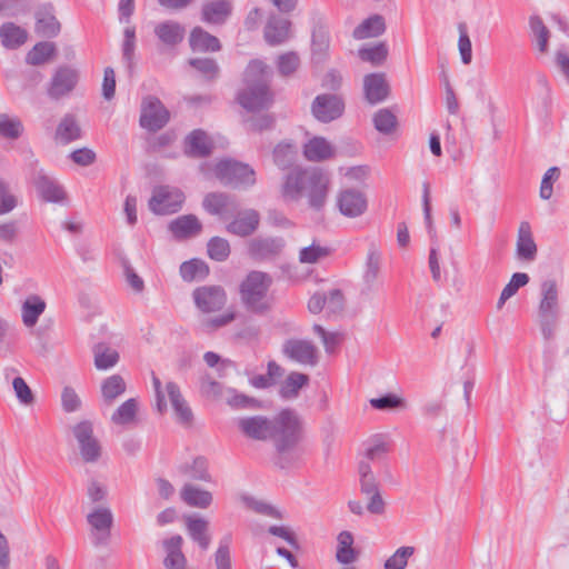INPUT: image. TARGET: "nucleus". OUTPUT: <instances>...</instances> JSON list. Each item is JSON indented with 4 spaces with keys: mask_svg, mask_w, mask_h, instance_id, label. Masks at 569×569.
Returning <instances> with one entry per match:
<instances>
[{
    "mask_svg": "<svg viewBox=\"0 0 569 569\" xmlns=\"http://www.w3.org/2000/svg\"><path fill=\"white\" fill-rule=\"evenodd\" d=\"M239 430L254 440L273 439L279 457L276 465L281 469L288 467L283 455L293 448L299 439V418L291 409L281 410L276 417L269 419L263 416L239 418Z\"/></svg>",
    "mask_w": 569,
    "mask_h": 569,
    "instance_id": "f257e3e1",
    "label": "nucleus"
},
{
    "mask_svg": "<svg viewBox=\"0 0 569 569\" xmlns=\"http://www.w3.org/2000/svg\"><path fill=\"white\" fill-rule=\"evenodd\" d=\"M331 186L330 174L320 168H292L281 183V197L286 202H297L307 198L309 207L321 211L328 199Z\"/></svg>",
    "mask_w": 569,
    "mask_h": 569,
    "instance_id": "f03ea898",
    "label": "nucleus"
},
{
    "mask_svg": "<svg viewBox=\"0 0 569 569\" xmlns=\"http://www.w3.org/2000/svg\"><path fill=\"white\" fill-rule=\"evenodd\" d=\"M270 78L271 71L266 63L260 60L250 61L243 74L244 88L237 94L238 103L248 111L269 108L272 103Z\"/></svg>",
    "mask_w": 569,
    "mask_h": 569,
    "instance_id": "7ed1b4c3",
    "label": "nucleus"
},
{
    "mask_svg": "<svg viewBox=\"0 0 569 569\" xmlns=\"http://www.w3.org/2000/svg\"><path fill=\"white\" fill-rule=\"evenodd\" d=\"M272 283L273 280L269 273L259 270L250 271L239 287L244 308L256 315L268 312L271 309V299L268 292Z\"/></svg>",
    "mask_w": 569,
    "mask_h": 569,
    "instance_id": "20e7f679",
    "label": "nucleus"
},
{
    "mask_svg": "<svg viewBox=\"0 0 569 569\" xmlns=\"http://www.w3.org/2000/svg\"><path fill=\"white\" fill-rule=\"evenodd\" d=\"M559 316L558 286L553 279H547L540 286V301L538 306L539 325L545 340L549 341L555 338Z\"/></svg>",
    "mask_w": 569,
    "mask_h": 569,
    "instance_id": "39448f33",
    "label": "nucleus"
},
{
    "mask_svg": "<svg viewBox=\"0 0 569 569\" xmlns=\"http://www.w3.org/2000/svg\"><path fill=\"white\" fill-rule=\"evenodd\" d=\"M214 174L219 181L232 188H248L256 183V172L247 163L222 159L214 167Z\"/></svg>",
    "mask_w": 569,
    "mask_h": 569,
    "instance_id": "423d86ee",
    "label": "nucleus"
},
{
    "mask_svg": "<svg viewBox=\"0 0 569 569\" xmlns=\"http://www.w3.org/2000/svg\"><path fill=\"white\" fill-rule=\"evenodd\" d=\"M169 119L170 113L159 98L149 94L142 99L139 123L143 129L156 132L162 129Z\"/></svg>",
    "mask_w": 569,
    "mask_h": 569,
    "instance_id": "0eeeda50",
    "label": "nucleus"
},
{
    "mask_svg": "<svg viewBox=\"0 0 569 569\" xmlns=\"http://www.w3.org/2000/svg\"><path fill=\"white\" fill-rule=\"evenodd\" d=\"M183 201L184 194L178 188L159 186L149 200V209L156 214H171L181 209Z\"/></svg>",
    "mask_w": 569,
    "mask_h": 569,
    "instance_id": "6e6552de",
    "label": "nucleus"
},
{
    "mask_svg": "<svg viewBox=\"0 0 569 569\" xmlns=\"http://www.w3.org/2000/svg\"><path fill=\"white\" fill-rule=\"evenodd\" d=\"M286 247L281 237H256L248 242L249 257L257 262H268L277 259Z\"/></svg>",
    "mask_w": 569,
    "mask_h": 569,
    "instance_id": "1a4fd4ad",
    "label": "nucleus"
},
{
    "mask_svg": "<svg viewBox=\"0 0 569 569\" xmlns=\"http://www.w3.org/2000/svg\"><path fill=\"white\" fill-rule=\"evenodd\" d=\"M72 433L78 442L80 455L86 462H96L101 456V446L93 436V426L83 420L72 428Z\"/></svg>",
    "mask_w": 569,
    "mask_h": 569,
    "instance_id": "9d476101",
    "label": "nucleus"
},
{
    "mask_svg": "<svg viewBox=\"0 0 569 569\" xmlns=\"http://www.w3.org/2000/svg\"><path fill=\"white\" fill-rule=\"evenodd\" d=\"M87 521L91 527L93 545H107L113 525V515L110 508L102 506L94 508L87 515Z\"/></svg>",
    "mask_w": 569,
    "mask_h": 569,
    "instance_id": "9b49d317",
    "label": "nucleus"
},
{
    "mask_svg": "<svg viewBox=\"0 0 569 569\" xmlns=\"http://www.w3.org/2000/svg\"><path fill=\"white\" fill-rule=\"evenodd\" d=\"M196 307L203 313L220 311L227 302V293L220 286H202L192 292Z\"/></svg>",
    "mask_w": 569,
    "mask_h": 569,
    "instance_id": "f8f14e48",
    "label": "nucleus"
},
{
    "mask_svg": "<svg viewBox=\"0 0 569 569\" xmlns=\"http://www.w3.org/2000/svg\"><path fill=\"white\" fill-rule=\"evenodd\" d=\"M339 212L347 218H358L368 209L366 194L353 188L341 189L336 199Z\"/></svg>",
    "mask_w": 569,
    "mask_h": 569,
    "instance_id": "ddd939ff",
    "label": "nucleus"
},
{
    "mask_svg": "<svg viewBox=\"0 0 569 569\" xmlns=\"http://www.w3.org/2000/svg\"><path fill=\"white\" fill-rule=\"evenodd\" d=\"M311 111L317 120L327 123L342 116L345 102L337 94H319L312 102Z\"/></svg>",
    "mask_w": 569,
    "mask_h": 569,
    "instance_id": "4468645a",
    "label": "nucleus"
},
{
    "mask_svg": "<svg viewBox=\"0 0 569 569\" xmlns=\"http://www.w3.org/2000/svg\"><path fill=\"white\" fill-rule=\"evenodd\" d=\"M283 355L300 365L316 366L318 362V351L316 346L303 339H289L282 346Z\"/></svg>",
    "mask_w": 569,
    "mask_h": 569,
    "instance_id": "2eb2a0df",
    "label": "nucleus"
},
{
    "mask_svg": "<svg viewBox=\"0 0 569 569\" xmlns=\"http://www.w3.org/2000/svg\"><path fill=\"white\" fill-rule=\"evenodd\" d=\"M202 206L208 213L218 216L223 220L236 214L240 207L233 196L224 192L208 193L203 199Z\"/></svg>",
    "mask_w": 569,
    "mask_h": 569,
    "instance_id": "dca6fc26",
    "label": "nucleus"
},
{
    "mask_svg": "<svg viewBox=\"0 0 569 569\" xmlns=\"http://www.w3.org/2000/svg\"><path fill=\"white\" fill-rule=\"evenodd\" d=\"M78 80L79 72L77 69L68 66L59 67L49 83L48 96L56 100L67 96L74 89Z\"/></svg>",
    "mask_w": 569,
    "mask_h": 569,
    "instance_id": "f3484780",
    "label": "nucleus"
},
{
    "mask_svg": "<svg viewBox=\"0 0 569 569\" xmlns=\"http://www.w3.org/2000/svg\"><path fill=\"white\" fill-rule=\"evenodd\" d=\"M233 219L226 226L229 233L238 237L251 236L259 227L260 214L254 209H246L236 212Z\"/></svg>",
    "mask_w": 569,
    "mask_h": 569,
    "instance_id": "a211bd4d",
    "label": "nucleus"
},
{
    "mask_svg": "<svg viewBox=\"0 0 569 569\" xmlns=\"http://www.w3.org/2000/svg\"><path fill=\"white\" fill-rule=\"evenodd\" d=\"M290 28L289 19L276 14L270 16L263 30L266 42L272 47L284 43L290 38Z\"/></svg>",
    "mask_w": 569,
    "mask_h": 569,
    "instance_id": "6ab92c4d",
    "label": "nucleus"
},
{
    "mask_svg": "<svg viewBox=\"0 0 569 569\" xmlns=\"http://www.w3.org/2000/svg\"><path fill=\"white\" fill-rule=\"evenodd\" d=\"M538 248L535 242L531 226L528 221H521L518 228L516 254L519 260L533 261L537 258Z\"/></svg>",
    "mask_w": 569,
    "mask_h": 569,
    "instance_id": "aec40b11",
    "label": "nucleus"
},
{
    "mask_svg": "<svg viewBox=\"0 0 569 569\" xmlns=\"http://www.w3.org/2000/svg\"><path fill=\"white\" fill-rule=\"evenodd\" d=\"M232 12L230 0L207 1L201 8V20L210 24H223Z\"/></svg>",
    "mask_w": 569,
    "mask_h": 569,
    "instance_id": "412c9836",
    "label": "nucleus"
},
{
    "mask_svg": "<svg viewBox=\"0 0 569 569\" xmlns=\"http://www.w3.org/2000/svg\"><path fill=\"white\" fill-rule=\"evenodd\" d=\"M363 92L370 104H377L387 99L389 87L383 73H370L363 78Z\"/></svg>",
    "mask_w": 569,
    "mask_h": 569,
    "instance_id": "4be33fe9",
    "label": "nucleus"
},
{
    "mask_svg": "<svg viewBox=\"0 0 569 569\" xmlns=\"http://www.w3.org/2000/svg\"><path fill=\"white\" fill-rule=\"evenodd\" d=\"M530 39L533 47L541 54L549 51V41L551 32L543 22L542 18L538 14H531L528 20Z\"/></svg>",
    "mask_w": 569,
    "mask_h": 569,
    "instance_id": "5701e85b",
    "label": "nucleus"
},
{
    "mask_svg": "<svg viewBox=\"0 0 569 569\" xmlns=\"http://www.w3.org/2000/svg\"><path fill=\"white\" fill-rule=\"evenodd\" d=\"M169 230L178 240L189 239L200 233L202 224L194 214H184L169 223Z\"/></svg>",
    "mask_w": 569,
    "mask_h": 569,
    "instance_id": "b1692460",
    "label": "nucleus"
},
{
    "mask_svg": "<svg viewBox=\"0 0 569 569\" xmlns=\"http://www.w3.org/2000/svg\"><path fill=\"white\" fill-rule=\"evenodd\" d=\"M47 302L38 295H29L21 305V320L24 327L33 328L43 315Z\"/></svg>",
    "mask_w": 569,
    "mask_h": 569,
    "instance_id": "393cba45",
    "label": "nucleus"
},
{
    "mask_svg": "<svg viewBox=\"0 0 569 569\" xmlns=\"http://www.w3.org/2000/svg\"><path fill=\"white\" fill-rule=\"evenodd\" d=\"M36 189L39 196L46 202H62L66 198V192L63 188L49 176L39 173L34 180Z\"/></svg>",
    "mask_w": 569,
    "mask_h": 569,
    "instance_id": "a878e982",
    "label": "nucleus"
},
{
    "mask_svg": "<svg viewBox=\"0 0 569 569\" xmlns=\"http://www.w3.org/2000/svg\"><path fill=\"white\" fill-rule=\"evenodd\" d=\"M36 32L47 38L56 37L60 32V23L53 14L52 6H43L36 12Z\"/></svg>",
    "mask_w": 569,
    "mask_h": 569,
    "instance_id": "bb28decb",
    "label": "nucleus"
},
{
    "mask_svg": "<svg viewBox=\"0 0 569 569\" xmlns=\"http://www.w3.org/2000/svg\"><path fill=\"white\" fill-rule=\"evenodd\" d=\"M330 48V31L325 24H317L311 33V54L312 60L322 62L328 58Z\"/></svg>",
    "mask_w": 569,
    "mask_h": 569,
    "instance_id": "cd10ccee",
    "label": "nucleus"
},
{
    "mask_svg": "<svg viewBox=\"0 0 569 569\" xmlns=\"http://www.w3.org/2000/svg\"><path fill=\"white\" fill-rule=\"evenodd\" d=\"M166 391L179 421L181 423L191 422L193 415L191 408L182 397L179 386L173 381H169L166 385Z\"/></svg>",
    "mask_w": 569,
    "mask_h": 569,
    "instance_id": "c85d7f7f",
    "label": "nucleus"
},
{
    "mask_svg": "<svg viewBox=\"0 0 569 569\" xmlns=\"http://www.w3.org/2000/svg\"><path fill=\"white\" fill-rule=\"evenodd\" d=\"M212 143L201 129L191 131L184 140V152L191 157H206L211 151Z\"/></svg>",
    "mask_w": 569,
    "mask_h": 569,
    "instance_id": "c756f323",
    "label": "nucleus"
},
{
    "mask_svg": "<svg viewBox=\"0 0 569 569\" xmlns=\"http://www.w3.org/2000/svg\"><path fill=\"white\" fill-rule=\"evenodd\" d=\"M186 527L189 537L200 547L202 550H207L210 546V536L208 533L209 522L201 517H187Z\"/></svg>",
    "mask_w": 569,
    "mask_h": 569,
    "instance_id": "7c9ffc66",
    "label": "nucleus"
},
{
    "mask_svg": "<svg viewBox=\"0 0 569 569\" xmlns=\"http://www.w3.org/2000/svg\"><path fill=\"white\" fill-rule=\"evenodd\" d=\"M189 43L193 51L199 52H216L221 48L219 39L200 27L192 29Z\"/></svg>",
    "mask_w": 569,
    "mask_h": 569,
    "instance_id": "2f4dec72",
    "label": "nucleus"
},
{
    "mask_svg": "<svg viewBox=\"0 0 569 569\" xmlns=\"http://www.w3.org/2000/svg\"><path fill=\"white\" fill-rule=\"evenodd\" d=\"M385 30L386 23L383 17L380 14H372L353 29L352 37L357 40H363L379 37L385 32Z\"/></svg>",
    "mask_w": 569,
    "mask_h": 569,
    "instance_id": "473e14b6",
    "label": "nucleus"
},
{
    "mask_svg": "<svg viewBox=\"0 0 569 569\" xmlns=\"http://www.w3.org/2000/svg\"><path fill=\"white\" fill-rule=\"evenodd\" d=\"M303 154L309 161L319 162L333 156L332 146L322 137H315L303 146Z\"/></svg>",
    "mask_w": 569,
    "mask_h": 569,
    "instance_id": "72a5a7b5",
    "label": "nucleus"
},
{
    "mask_svg": "<svg viewBox=\"0 0 569 569\" xmlns=\"http://www.w3.org/2000/svg\"><path fill=\"white\" fill-rule=\"evenodd\" d=\"M0 39L4 48L13 50L26 43L28 32L13 22H6L0 27Z\"/></svg>",
    "mask_w": 569,
    "mask_h": 569,
    "instance_id": "f704fd0d",
    "label": "nucleus"
},
{
    "mask_svg": "<svg viewBox=\"0 0 569 569\" xmlns=\"http://www.w3.org/2000/svg\"><path fill=\"white\" fill-rule=\"evenodd\" d=\"M184 28L176 21L160 22L154 28V33L167 46H176L184 38Z\"/></svg>",
    "mask_w": 569,
    "mask_h": 569,
    "instance_id": "c9c22d12",
    "label": "nucleus"
},
{
    "mask_svg": "<svg viewBox=\"0 0 569 569\" xmlns=\"http://www.w3.org/2000/svg\"><path fill=\"white\" fill-rule=\"evenodd\" d=\"M358 552L353 548V536L350 531H341L337 537L336 559L342 565L356 561Z\"/></svg>",
    "mask_w": 569,
    "mask_h": 569,
    "instance_id": "e433bc0d",
    "label": "nucleus"
},
{
    "mask_svg": "<svg viewBox=\"0 0 569 569\" xmlns=\"http://www.w3.org/2000/svg\"><path fill=\"white\" fill-rule=\"evenodd\" d=\"M127 385L120 375H112L101 383V396L107 405H112L117 398L126 392Z\"/></svg>",
    "mask_w": 569,
    "mask_h": 569,
    "instance_id": "4c0bfd02",
    "label": "nucleus"
},
{
    "mask_svg": "<svg viewBox=\"0 0 569 569\" xmlns=\"http://www.w3.org/2000/svg\"><path fill=\"white\" fill-rule=\"evenodd\" d=\"M181 499L190 507L207 508L212 502V495L193 485H184L181 490Z\"/></svg>",
    "mask_w": 569,
    "mask_h": 569,
    "instance_id": "58836bf2",
    "label": "nucleus"
},
{
    "mask_svg": "<svg viewBox=\"0 0 569 569\" xmlns=\"http://www.w3.org/2000/svg\"><path fill=\"white\" fill-rule=\"evenodd\" d=\"M24 132V126L18 116L0 113V137L18 140Z\"/></svg>",
    "mask_w": 569,
    "mask_h": 569,
    "instance_id": "ea45409f",
    "label": "nucleus"
},
{
    "mask_svg": "<svg viewBox=\"0 0 569 569\" xmlns=\"http://www.w3.org/2000/svg\"><path fill=\"white\" fill-rule=\"evenodd\" d=\"M94 366L98 370H108L119 361V353L116 349L106 343H98L93 348Z\"/></svg>",
    "mask_w": 569,
    "mask_h": 569,
    "instance_id": "a19ab883",
    "label": "nucleus"
},
{
    "mask_svg": "<svg viewBox=\"0 0 569 569\" xmlns=\"http://www.w3.org/2000/svg\"><path fill=\"white\" fill-rule=\"evenodd\" d=\"M309 381V377L305 373L300 372H291L288 375L286 380L282 382L279 395L283 399H292L296 398L299 393V390L306 386Z\"/></svg>",
    "mask_w": 569,
    "mask_h": 569,
    "instance_id": "79ce46f5",
    "label": "nucleus"
},
{
    "mask_svg": "<svg viewBox=\"0 0 569 569\" xmlns=\"http://www.w3.org/2000/svg\"><path fill=\"white\" fill-rule=\"evenodd\" d=\"M81 136V129L76 121L74 117L71 114H67L60 121L56 137L63 143L72 142L79 139Z\"/></svg>",
    "mask_w": 569,
    "mask_h": 569,
    "instance_id": "37998d69",
    "label": "nucleus"
},
{
    "mask_svg": "<svg viewBox=\"0 0 569 569\" xmlns=\"http://www.w3.org/2000/svg\"><path fill=\"white\" fill-rule=\"evenodd\" d=\"M209 274V267L199 259L184 261L180 266V276L184 281H193L196 279L203 280Z\"/></svg>",
    "mask_w": 569,
    "mask_h": 569,
    "instance_id": "c03bdc74",
    "label": "nucleus"
},
{
    "mask_svg": "<svg viewBox=\"0 0 569 569\" xmlns=\"http://www.w3.org/2000/svg\"><path fill=\"white\" fill-rule=\"evenodd\" d=\"M56 52L52 42H39L27 54L26 61L32 66H40L49 61Z\"/></svg>",
    "mask_w": 569,
    "mask_h": 569,
    "instance_id": "a18cd8bd",
    "label": "nucleus"
},
{
    "mask_svg": "<svg viewBox=\"0 0 569 569\" xmlns=\"http://www.w3.org/2000/svg\"><path fill=\"white\" fill-rule=\"evenodd\" d=\"M138 411V401L134 398H130L121 403L118 409L112 413L111 421L116 425H129L136 419Z\"/></svg>",
    "mask_w": 569,
    "mask_h": 569,
    "instance_id": "49530a36",
    "label": "nucleus"
},
{
    "mask_svg": "<svg viewBox=\"0 0 569 569\" xmlns=\"http://www.w3.org/2000/svg\"><path fill=\"white\" fill-rule=\"evenodd\" d=\"M380 264H381V256L376 249H371L368 252L367 260H366V267L363 271V282L368 287V289H371L375 284L379 272H380Z\"/></svg>",
    "mask_w": 569,
    "mask_h": 569,
    "instance_id": "de8ad7c7",
    "label": "nucleus"
},
{
    "mask_svg": "<svg viewBox=\"0 0 569 569\" xmlns=\"http://www.w3.org/2000/svg\"><path fill=\"white\" fill-rule=\"evenodd\" d=\"M122 42V60L129 73H132L134 67V50H136V29L128 27L123 31Z\"/></svg>",
    "mask_w": 569,
    "mask_h": 569,
    "instance_id": "09e8293b",
    "label": "nucleus"
},
{
    "mask_svg": "<svg viewBox=\"0 0 569 569\" xmlns=\"http://www.w3.org/2000/svg\"><path fill=\"white\" fill-rule=\"evenodd\" d=\"M296 154L293 144L281 142L273 149V161L279 169L286 170L293 164Z\"/></svg>",
    "mask_w": 569,
    "mask_h": 569,
    "instance_id": "8fccbe9b",
    "label": "nucleus"
},
{
    "mask_svg": "<svg viewBox=\"0 0 569 569\" xmlns=\"http://www.w3.org/2000/svg\"><path fill=\"white\" fill-rule=\"evenodd\" d=\"M231 542H232L231 533L224 535L219 540L218 548L214 552L216 569H232L231 555H230Z\"/></svg>",
    "mask_w": 569,
    "mask_h": 569,
    "instance_id": "3c124183",
    "label": "nucleus"
},
{
    "mask_svg": "<svg viewBox=\"0 0 569 569\" xmlns=\"http://www.w3.org/2000/svg\"><path fill=\"white\" fill-rule=\"evenodd\" d=\"M416 549L412 546H402L398 548L386 561L383 569H405L408 566L409 558L413 556Z\"/></svg>",
    "mask_w": 569,
    "mask_h": 569,
    "instance_id": "603ef678",
    "label": "nucleus"
},
{
    "mask_svg": "<svg viewBox=\"0 0 569 569\" xmlns=\"http://www.w3.org/2000/svg\"><path fill=\"white\" fill-rule=\"evenodd\" d=\"M372 121L376 130L383 134H390L397 127L396 116L387 108L379 109Z\"/></svg>",
    "mask_w": 569,
    "mask_h": 569,
    "instance_id": "864d4df0",
    "label": "nucleus"
},
{
    "mask_svg": "<svg viewBox=\"0 0 569 569\" xmlns=\"http://www.w3.org/2000/svg\"><path fill=\"white\" fill-rule=\"evenodd\" d=\"M208 256L214 261H226L230 256V244L224 238L213 237L207 244Z\"/></svg>",
    "mask_w": 569,
    "mask_h": 569,
    "instance_id": "5fc2aeb1",
    "label": "nucleus"
},
{
    "mask_svg": "<svg viewBox=\"0 0 569 569\" xmlns=\"http://www.w3.org/2000/svg\"><path fill=\"white\" fill-rule=\"evenodd\" d=\"M358 56L362 61L378 66L386 60L388 49L385 43H378L372 47L359 49Z\"/></svg>",
    "mask_w": 569,
    "mask_h": 569,
    "instance_id": "6e6d98bb",
    "label": "nucleus"
},
{
    "mask_svg": "<svg viewBox=\"0 0 569 569\" xmlns=\"http://www.w3.org/2000/svg\"><path fill=\"white\" fill-rule=\"evenodd\" d=\"M331 253L330 248L316 244L315 242L305 247L299 252V261L301 263H317L319 260Z\"/></svg>",
    "mask_w": 569,
    "mask_h": 569,
    "instance_id": "4d7b16f0",
    "label": "nucleus"
},
{
    "mask_svg": "<svg viewBox=\"0 0 569 569\" xmlns=\"http://www.w3.org/2000/svg\"><path fill=\"white\" fill-rule=\"evenodd\" d=\"M277 67L281 76H291L300 67V58L295 51L282 53L278 57Z\"/></svg>",
    "mask_w": 569,
    "mask_h": 569,
    "instance_id": "13d9d810",
    "label": "nucleus"
},
{
    "mask_svg": "<svg viewBox=\"0 0 569 569\" xmlns=\"http://www.w3.org/2000/svg\"><path fill=\"white\" fill-rule=\"evenodd\" d=\"M183 472L188 473L192 479L204 482L211 481V476L208 471V461L203 457H197L190 466H186Z\"/></svg>",
    "mask_w": 569,
    "mask_h": 569,
    "instance_id": "bf43d9fd",
    "label": "nucleus"
},
{
    "mask_svg": "<svg viewBox=\"0 0 569 569\" xmlns=\"http://www.w3.org/2000/svg\"><path fill=\"white\" fill-rule=\"evenodd\" d=\"M370 405L377 410H395L405 407V399L395 393H386L379 398L370 399Z\"/></svg>",
    "mask_w": 569,
    "mask_h": 569,
    "instance_id": "052dcab7",
    "label": "nucleus"
},
{
    "mask_svg": "<svg viewBox=\"0 0 569 569\" xmlns=\"http://www.w3.org/2000/svg\"><path fill=\"white\" fill-rule=\"evenodd\" d=\"M560 178V169L558 167L549 168L541 180L539 196L543 200H549L553 193V182Z\"/></svg>",
    "mask_w": 569,
    "mask_h": 569,
    "instance_id": "680f3d73",
    "label": "nucleus"
},
{
    "mask_svg": "<svg viewBox=\"0 0 569 569\" xmlns=\"http://www.w3.org/2000/svg\"><path fill=\"white\" fill-rule=\"evenodd\" d=\"M229 406L236 409H259L261 408V401L249 397L243 393H239L232 390L231 397L228 399Z\"/></svg>",
    "mask_w": 569,
    "mask_h": 569,
    "instance_id": "e2e57ef3",
    "label": "nucleus"
},
{
    "mask_svg": "<svg viewBox=\"0 0 569 569\" xmlns=\"http://www.w3.org/2000/svg\"><path fill=\"white\" fill-rule=\"evenodd\" d=\"M459 29V40H458V48L461 56V61L465 64H469L472 59V47L471 41L468 36L466 26L463 23H460L458 26Z\"/></svg>",
    "mask_w": 569,
    "mask_h": 569,
    "instance_id": "0e129e2a",
    "label": "nucleus"
},
{
    "mask_svg": "<svg viewBox=\"0 0 569 569\" xmlns=\"http://www.w3.org/2000/svg\"><path fill=\"white\" fill-rule=\"evenodd\" d=\"M234 319L233 312H227L214 318L206 319L200 323V329L204 333H210L229 325Z\"/></svg>",
    "mask_w": 569,
    "mask_h": 569,
    "instance_id": "69168bd1",
    "label": "nucleus"
},
{
    "mask_svg": "<svg viewBox=\"0 0 569 569\" xmlns=\"http://www.w3.org/2000/svg\"><path fill=\"white\" fill-rule=\"evenodd\" d=\"M61 406L68 413L76 412L81 408V400L73 388H63L61 393Z\"/></svg>",
    "mask_w": 569,
    "mask_h": 569,
    "instance_id": "338daca9",
    "label": "nucleus"
},
{
    "mask_svg": "<svg viewBox=\"0 0 569 569\" xmlns=\"http://www.w3.org/2000/svg\"><path fill=\"white\" fill-rule=\"evenodd\" d=\"M17 207V199L10 192L7 182L0 179V216L11 212Z\"/></svg>",
    "mask_w": 569,
    "mask_h": 569,
    "instance_id": "774afa93",
    "label": "nucleus"
}]
</instances>
